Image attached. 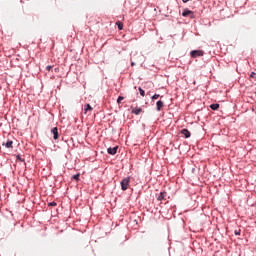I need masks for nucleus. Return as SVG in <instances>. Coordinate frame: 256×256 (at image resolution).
<instances>
[{
	"instance_id": "obj_7",
	"label": "nucleus",
	"mask_w": 256,
	"mask_h": 256,
	"mask_svg": "<svg viewBox=\"0 0 256 256\" xmlns=\"http://www.w3.org/2000/svg\"><path fill=\"white\" fill-rule=\"evenodd\" d=\"M165 106V103L161 100H159L157 103H156V109L157 111H161V109H163V107Z\"/></svg>"
},
{
	"instance_id": "obj_16",
	"label": "nucleus",
	"mask_w": 256,
	"mask_h": 256,
	"mask_svg": "<svg viewBox=\"0 0 256 256\" xmlns=\"http://www.w3.org/2000/svg\"><path fill=\"white\" fill-rule=\"evenodd\" d=\"M79 177H80V174H76L72 176V179H74L75 181H79Z\"/></svg>"
},
{
	"instance_id": "obj_3",
	"label": "nucleus",
	"mask_w": 256,
	"mask_h": 256,
	"mask_svg": "<svg viewBox=\"0 0 256 256\" xmlns=\"http://www.w3.org/2000/svg\"><path fill=\"white\" fill-rule=\"evenodd\" d=\"M182 17H191L193 18V11L189 9H184L182 12Z\"/></svg>"
},
{
	"instance_id": "obj_1",
	"label": "nucleus",
	"mask_w": 256,
	"mask_h": 256,
	"mask_svg": "<svg viewBox=\"0 0 256 256\" xmlns=\"http://www.w3.org/2000/svg\"><path fill=\"white\" fill-rule=\"evenodd\" d=\"M131 182V177L123 178L120 185L122 191H127L129 189V183Z\"/></svg>"
},
{
	"instance_id": "obj_4",
	"label": "nucleus",
	"mask_w": 256,
	"mask_h": 256,
	"mask_svg": "<svg viewBox=\"0 0 256 256\" xmlns=\"http://www.w3.org/2000/svg\"><path fill=\"white\" fill-rule=\"evenodd\" d=\"M117 149H119V146H115L113 148L110 147L107 149V153L109 155H117Z\"/></svg>"
},
{
	"instance_id": "obj_22",
	"label": "nucleus",
	"mask_w": 256,
	"mask_h": 256,
	"mask_svg": "<svg viewBox=\"0 0 256 256\" xmlns=\"http://www.w3.org/2000/svg\"><path fill=\"white\" fill-rule=\"evenodd\" d=\"M131 66H132V67H133V66H135V63H134V62H132V63H131Z\"/></svg>"
},
{
	"instance_id": "obj_8",
	"label": "nucleus",
	"mask_w": 256,
	"mask_h": 256,
	"mask_svg": "<svg viewBox=\"0 0 256 256\" xmlns=\"http://www.w3.org/2000/svg\"><path fill=\"white\" fill-rule=\"evenodd\" d=\"M181 134L184 135L186 139H189V137H191V132H189V130L187 129H182Z\"/></svg>"
},
{
	"instance_id": "obj_15",
	"label": "nucleus",
	"mask_w": 256,
	"mask_h": 256,
	"mask_svg": "<svg viewBox=\"0 0 256 256\" xmlns=\"http://www.w3.org/2000/svg\"><path fill=\"white\" fill-rule=\"evenodd\" d=\"M48 207H57V202L53 201L48 203Z\"/></svg>"
},
{
	"instance_id": "obj_17",
	"label": "nucleus",
	"mask_w": 256,
	"mask_h": 256,
	"mask_svg": "<svg viewBox=\"0 0 256 256\" xmlns=\"http://www.w3.org/2000/svg\"><path fill=\"white\" fill-rule=\"evenodd\" d=\"M123 99H125L123 96H119L117 99V103L121 104V101H123Z\"/></svg>"
},
{
	"instance_id": "obj_18",
	"label": "nucleus",
	"mask_w": 256,
	"mask_h": 256,
	"mask_svg": "<svg viewBox=\"0 0 256 256\" xmlns=\"http://www.w3.org/2000/svg\"><path fill=\"white\" fill-rule=\"evenodd\" d=\"M159 97H160L159 94H154V95L152 96V99H158Z\"/></svg>"
},
{
	"instance_id": "obj_12",
	"label": "nucleus",
	"mask_w": 256,
	"mask_h": 256,
	"mask_svg": "<svg viewBox=\"0 0 256 256\" xmlns=\"http://www.w3.org/2000/svg\"><path fill=\"white\" fill-rule=\"evenodd\" d=\"M210 109H212L213 111H217V109H219V104H211Z\"/></svg>"
},
{
	"instance_id": "obj_19",
	"label": "nucleus",
	"mask_w": 256,
	"mask_h": 256,
	"mask_svg": "<svg viewBox=\"0 0 256 256\" xmlns=\"http://www.w3.org/2000/svg\"><path fill=\"white\" fill-rule=\"evenodd\" d=\"M234 233L235 235H241V230H235Z\"/></svg>"
},
{
	"instance_id": "obj_11",
	"label": "nucleus",
	"mask_w": 256,
	"mask_h": 256,
	"mask_svg": "<svg viewBox=\"0 0 256 256\" xmlns=\"http://www.w3.org/2000/svg\"><path fill=\"white\" fill-rule=\"evenodd\" d=\"M165 197H167V193H166V192H161V193L157 196V199H158V201H163V199H165Z\"/></svg>"
},
{
	"instance_id": "obj_20",
	"label": "nucleus",
	"mask_w": 256,
	"mask_h": 256,
	"mask_svg": "<svg viewBox=\"0 0 256 256\" xmlns=\"http://www.w3.org/2000/svg\"><path fill=\"white\" fill-rule=\"evenodd\" d=\"M50 69H53V66H47V67H46V70H47V71H50Z\"/></svg>"
},
{
	"instance_id": "obj_5",
	"label": "nucleus",
	"mask_w": 256,
	"mask_h": 256,
	"mask_svg": "<svg viewBox=\"0 0 256 256\" xmlns=\"http://www.w3.org/2000/svg\"><path fill=\"white\" fill-rule=\"evenodd\" d=\"M93 111V107H91L90 104L84 105V114L87 115L88 113H91Z\"/></svg>"
},
{
	"instance_id": "obj_23",
	"label": "nucleus",
	"mask_w": 256,
	"mask_h": 256,
	"mask_svg": "<svg viewBox=\"0 0 256 256\" xmlns=\"http://www.w3.org/2000/svg\"><path fill=\"white\" fill-rule=\"evenodd\" d=\"M17 159L21 160V157H20V156H17Z\"/></svg>"
},
{
	"instance_id": "obj_13",
	"label": "nucleus",
	"mask_w": 256,
	"mask_h": 256,
	"mask_svg": "<svg viewBox=\"0 0 256 256\" xmlns=\"http://www.w3.org/2000/svg\"><path fill=\"white\" fill-rule=\"evenodd\" d=\"M116 25H117L119 31H122V29H123V23H121L120 21H118V22H116Z\"/></svg>"
},
{
	"instance_id": "obj_21",
	"label": "nucleus",
	"mask_w": 256,
	"mask_h": 256,
	"mask_svg": "<svg viewBox=\"0 0 256 256\" xmlns=\"http://www.w3.org/2000/svg\"><path fill=\"white\" fill-rule=\"evenodd\" d=\"M182 1H183V3H188L189 0H182Z\"/></svg>"
},
{
	"instance_id": "obj_6",
	"label": "nucleus",
	"mask_w": 256,
	"mask_h": 256,
	"mask_svg": "<svg viewBox=\"0 0 256 256\" xmlns=\"http://www.w3.org/2000/svg\"><path fill=\"white\" fill-rule=\"evenodd\" d=\"M51 132L53 134V139H59V130L57 129V127H54Z\"/></svg>"
},
{
	"instance_id": "obj_10",
	"label": "nucleus",
	"mask_w": 256,
	"mask_h": 256,
	"mask_svg": "<svg viewBox=\"0 0 256 256\" xmlns=\"http://www.w3.org/2000/svg\"><path fill=\"white\" fill-rule=\"evenodd\" d=\"M3 145H5V147H7V149H13V141L12 140H8L6 143H3Z\"/></svg>"
},
{
	"instance_id": "obj_14",
	"label": "nucleus",
	"mask_w": 256,
	"mask_h": 256,
	"mask_svg": "<svg viewBox=\"0 0 256 256\" xmlns=\"http://www.w3.org/2000/svg\"><path fill=\"white\" fill-rule=\"evenodd\" d=\"M138 91L142 97H145V90H143L141 87L138 88Z\"/></svg>"
},
{
	"instance_id": "obj_2",
	"label": "nucleus",
	"mask_w": 256,
	"mask_h": 256,
	"mask_svg": "<svg viewBox=\"0 0 256 256\" xmlns=\"http://www.w3.org/2000/svg\"><path fill=\"white\" fill-rule=\"evenodd\" d=\"M190 55L193 59H197V57H203L205 52H203V50H193L191 51Z\"/></svg>"
},
{
	"instance_id": "obj_9",
	"label": "nucleus",
	"mask_w": 256,
	"mask_h": 256,
	"mask_svg": "<svg viewBox=\"0 0 256 256\" xmlns=\"http://www.w3.org/2000/svg\"><path fill=\"white\" fill-rule=\"evenodd\" d=\"M132 113L134 115H139L140 113H143V109L142 108H133Z\"/></svg>"
}]
</instances>
